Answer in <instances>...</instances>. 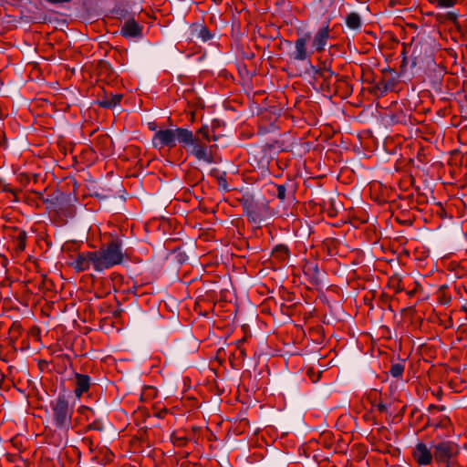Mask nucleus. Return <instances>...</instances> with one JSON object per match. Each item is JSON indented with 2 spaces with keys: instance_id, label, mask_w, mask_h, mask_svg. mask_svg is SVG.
Instances as JSON below:
<instances>
[{
  "instance_id": "a19ab883",
  "label": "nucleus",
  "mask_w": 467,
  "mask_h": 467,
  "mask_svg": "<svg viewBox=\"0 0 467 467\" xmlns=\"http://www.w3.org/2000/svg\"><path fill=\"white\" fill-rule=\"evenodd\" d=\"M313 68H314L315 75L318 76L321 78H324L325 66L320 68H316L313 67Z\"/></svg>"
},
{
  "instance_id": "393cba45",
  "label": "nucleus",
  "mask_w": 467,
  "mask_h": 467,
  "mask_svg": "<svg viewBox=\"0 0 467 467\" xmlns=\"http://www.w3.org/2000/svg\"><path fill=\"white\" fill-rule=\"evenodd\" d=\"M26 239H27L26 232L24 230L19 231L16 237V250L24 251L26 249Z\"/></svg>"
},
{
  "instance_id": "9d476101",
  "label": "nucleus",
  "mask_w": 467,
  "mask_h": 467,
  "mask_svg": "<svg viewBox=\"0 0 467 467\" xmlns=\"http://www.w3.org/2000/svg\"><path fill=\"white\" fill-rule=\"evenodd\" d=\"M353 93V88L346 76H336L333 82V94L341 99H347Z\"/></svg>"
},
{
  "instance_id": "f03ea898",
  "label": "nucleus",
  "mask_w": 467,
  "mask_h": 467,
  "mask_svg": "<svg viewBox=\"0 0 467 467\" xmlns=\"http://www.w3.org/2000/svg\"><path fill=\"white\" fill-rule=\"evenodd\" d=\"M50 408L52 420L57 429L67 431L72 428L74 410L69 405L68 400L65 395H59L55 400H52Z\"/></svg>"
},
{
  "instance_id": "2eb2a0df",
  "label": "nucleus",
  "mask_w": 467,
  "mask_h": 467,
  "mask_svg": "<svg viewBox=\"0 0 467 467\" xmlns=\"http://www.w3.org/2000/svg\"><path fill=\"white\" fill-rule=\"evenodd\" d=\"M75 385L74 393L79 399L90 389V377L87 374L75 373Z\"/></svg>"
},
{
  "instance_id": "0eeeda50",
  "label": "nucleus",
  "mask_w": 467,
  "mask_h": 467,
  "mask_svg": "<svg viewBox=\"0 0 467 467\" xmlns=\"http://www.w3.org/2000/svg\"><path fill=\"white\" fill-rule=\"evenodd\" d=\"M191 140L189 142L182 143V147L191 154H192L197 160L205 161L207 162H212L213 158L210 153L207 151V142L204 141L203 139H201L199 136H193L192 132Z\"/></svg>"
},
{
  "instance_id": "49530a36",
  "label": "nucleus",
  "mask_w": 467,
  "mask_h": 467,
  "mask_svg": "<svg viewBox=\"0 0 467 467\" xmlns=\"http://www.w3.org/2000/svg\"><path fill=\"white\" fill-rule=\"evenodd\" d=\"M402 55H403V58H402V61L400 64V68H401V70H404L406 67V65H407V57H405V49L403 50Z\"/></svg>"
},
{
  "instance_id": "58836bf2",
  "label": "nucleus",
  "mask_w": 467,
  "mask_h": 467,
  "mask_svg": "<svg viewBox=\"0 0 467 467\" xmlns=\"http://www.w3.org/2000/svg\"><path fill=\"white\" fill-rule=\"evenodd\" d=\"M379 301L382 303V305L389 304L391 301V296L385 293H382L379 296Z\"/></svg>"
},
{
  "instance_id": "de8ad7c7",
  "label": "nucleus",
  "mask_w": 467,
  "mask_h": 467,
  "mask_svg": "<svg viewBox=\"0 0 467 467\" xmlns=\"http://www.w3.org/2000/svg\"><path fill=\"white\" fill-rule=\"evenodd\" d=\"M99 140L103 143H106V142L109 141V136H102L99 138Z\"/></svg>"
},
{
  "instance_id": "f8f14e48",
  "label": "nucleus",
  "mask_w": 467,
  "mask_h": 467,
  "mask_svg": "<svg viewBox=\"0 0 467 467\" xmlns=\"http://www.w3.org/2000/svg\"><path fill=\"white\" fill-rule=\"evenodd\" d=\"M122 98L121 94H113L103 88L102 94L98 95L97 103L100 108L112 109L120 103Z\"/></svg>"
},
{
  "instance_id": "8fccbe9b",
  "label": "nucleus",
  "mask_w": 467,
  "mask_h": 467,
  "mask_svg": "<svg viewBox=\"0 0 467 467\" xmlns=\"http://www.w3.org/2000/svg\"><path fill=\"white\" fill-rule=\"evenodd\" d=\"M19 327H20V326H19V325H17V326H16V324H13V326H12V328H11V329L18 330V329H19Z\"/></svg>"
},
{
  "instance_id": "dca6fc26",
  "label": "nucleus",
  "mask_w": 467,
  "mask_h": 467,
  "mask_svg": "<svg viewBox=\"0 0 467 467\" xmlns=\"http://www.w3.org/2000/svg\"><path fill=\"white\" fill-rule=\"evenodd\" d=\"M309 39L310 33H306L296 40V52L294 56L295 59L303 61L307 58L306 43Z\"/></svg>"
},
{
  "instance_id": "423d86ee",
  "label": "nucleus",
  "mask_w": 467,
  "mask_h": 467,
  "mask_svg": "<svg viewBox=\"0 0 467 467\" xmlns=\"http://www.w3.org/2000/svg\"><path fill=\"white\" fill-rule=\"evenodd\" d=\"M44 204L48 212L56 214L68 216L72 213V205L69 203L68 197L62 192L47 197Z\"/></svg>"
},
{
  "instance_id": "ea45409f",
  "label": "nucleus",
  "mask_w": 467,
  "mask_h": 467,
  "mask_svg": "<svg viewBox=\"0 0 467 467\" xmlns=\"http://www.w3.org/2000/svg\"><path fill=\"white\" fill-rule=\"evenodd\" d=\"M82 442L87 445L90 451V452H93L94 451V448H93V441L89 438H84L82 440Z\"/></svg>"
},
{
  "instance_id": "6e6d98bb",
  "label": "nucleus",
  "mask_w": 467,
  "mask_h": 467,
  "mask_svg": "<svg viewBox=\"0 0 467 467\" xmlns=\"http://www.w3.org/2000/svg\"><path fill=\"white\" fill-rule=\"evenodd\" d=\"M462 310L466 313V317H465V318H466V320H467V307L462 306Z\"/></svg>"
},
{
  "instance_id": "603ef678",
  "label": "nucleus",
  "mask_w": 467,
  "mask_h": 467,
  "mask_svg": "<svg viewBox=\"0 0 467 467\" xmlns=\"http://www.w3.org/2000/svg\"><path fill=\"white\" fill-rule=\"evenodd\" d=\"M240 354H241V356H242L243 358H244V357L246 356L244 349H241V350H240Z\"/></svg>"
},
{
  "instance_id": "bb28decb",
  "label": "nucleus",
  "mask_w": 467,
  "mask_h": 467,
  "mask_svg": "<svg viewBox=\"0 0 467 467\" xmlns=\"http://www.w3.org/2000/svg\"><path fill=\"white\" fill-rule=\"evenodd\" d=\"M404 372V366L401 363H395L390 366L389 374L393 378L401 377Z\"/></svg>"
},
{
  "instance_id": "e433bc0d",
  "label": "nucleus",
  "mask_w": 467,
  "mask_h": 467,
  "mask_svg": "<svg viewBox=\"0 0 467 467\" xmlns=\"http://www.w3.org/2000/svg\"><path fill=\"white\" fill-rule=\"evenodd\" d=\"M333 82L334 80H332V82H327L323 80L321 88L327 91L328 93H333Z\"/></svg>"
},
{
  "instance_id": "c9c22d12",
  "label": "nucleus",
  "mask_w": 467,
  "mask_h": 467,
  "mask_svg": "<svg viewBox=\"0 0 467 467\" xmlns=\"http://www.w3.org/2000/svg\"><path fill=\"white\" fill-rule=\"evenodd\" d=\"M437 5L440 7H452L456 5L457 0H436Z\"/></svg>"
},
{
  "instance_id": "7ed1b4c3",
  "label": "nucleus",
  "mask_w": 467,
  "mask_h": 467,
  "mask_svg": "<svg viewBox=\"0 0 467 467\" xmlns=\"http://www.w3.org/2000/svg\"><path fill=\"white\" fill-rule=\"evenodd\" d=\"M191 136L192 130L184 128L160 130L154 134L152 143L155 148L172 149L176 147V140L182 145V143L190 141Z\"/></svg>"
},
{
  "instance_id": "4be33fe9",
  "label": "nucleus",
  "mask_w": 467,
  "mask_h": 467,
  "mask_svg": "<svg viewBox=\"0 0 467 467\" xmlns=\"http://www.w3.org/2000/svg\"><path fill=\"white\" fill-rule=\"evenodd\" d=\"M188 184L195 185L198 182L203 179V174L197 168L189 170L185 175Z\"/></svg>"
},
{
  "instance_id": "4d7b16f0",
  "label": "nucleus",
  "mask_w": 467,
  "mask_h": 467,
  "mask_svg": "<svg viewBox=\"0 0 467 467\" xmlns=\"http://www.w3.org/2000/svg\"><path fill=\"white\" fill-rule=\"evenodd\" d=\"M45 464H47V465H53L54 463H53L52 462H50V461H48V460H47V461L45 462Z\"/></svg>"
},
{
  "instance_id": "c03bdc74",
  "label": "nucleus",
  "mask_w": 467,
  "mask_h": 467,
  "mask_svg": "<svg viewBox=\"0 0 467 467\" xmlns=\"http://www.w3.org/2000/svg\"><path fill=\"white\" fill-rule=\"evenodd\" d=\"M175 442H177L178 446L182 447V446H185L187 444L188 439L185 438V437L178 438Z\"/></svg>"
},
{
  "instance_id": "4468645a",
  "label": "nucleus",
  "mask_w": 467,
  "mask_h": 467,
  "mask_svg": "<svg viewBox=\"0 0 467 467\" xmlns=\"http://www.w3.org/2000/svg\"><path fill=\"white\" fill-rule=\"evenodd\" d=\"M303 273L308 277V281L313 285L321 283L320 270L316 261L306 262L303 265Z\"/></svg>"
},
{
  "instance_id": "bf43d9fd",
  "label": "nucleus",
  "mask_w": 467,
  "mask_h": 467,
  "mask_svg": "<svg viewBox=\"0 0 467 467\" xmlns=\"http://www.w3.org/2000/svg\"><path fill=\"white\" fill-rule=\"evenodd\" d=\"M147 389L151 390V391H154V389H153V388H151V387H147Z\"/></svg>"
},
{
  "instance_id": "7c9ffc66",
  "label": "nucleus",
  "mask_w": 467,
  "mask_h": 467,
  "mask_svg": "<svg viewBox=\"0 0 467 467\" xmlns=\"http://www.w3.org/2000/svg\"><path fill=\"white\" fill-rule=\"evenodd\" d=\"M19 191L13 189L9 184L4 182L2 179H0V192H11L15 196V200L17 201V193Z\"/></svg>"
},
{
  "instance_id": "c756f323",
  "label": "nucleus",
  "mask_w": 467,
  "mask_h": 467,
  "mask_svg": "<svg viewBox=\"0 0 467 467\" xmlns=\"http://www.w3.org/2000/svg\"><path fill=\"white\" fill-rule=\"evenodd\" d=\"M87 431H101L104 429V424L101 420L94 419L91 423L86 427Z\"/></svg>"
},
{
  "instance_id": "20e7f679",
  "label": "nucleus",
  "mask_w": 467,
  "mask_h": 467,
  "mask_svg": "<svg viewBox=\"0 0 467 467\" xmlns=\"http://www.w3.org/2000/svg\"><path fill=\"white\" fill-rule=\"evenodd\" d=\"M239 202L244 210V214L247 216L250 223L259 224L270 215L268 202L257 201L253 195H244Z\"/></svg>"
},
{
  "instance_id": "1a4fd4ad",
  "label": "nucleus",
  "mask_w": 467,
  "mask_h": 467,
  "mask_svg": "<svg viewBox=\"0 0 467 467\" xmlns=\"http://www.w3.org/2000/svg\"><path fill=\"white\" fill-rule=\"evenodd\" d=\"M378 81L382 86V88L387 92L395 91L399 84V75L392 68H384L382 69L381 76Z\"/></svg>"
},
{
  "instance_id": "5701e85b",
  "label": "nucleus",
  "mask_w": 467,
  "mask_h": 467,
  "mask_svg": "<svg viewBox=\"0 0 467 467\" xmlns=\"http://www.w3.org/2000/svg\"><path fill=\"white\" fill-rule=\"evenodd\" d=\"M212 175L214 176L217 180L218 186L220 189H223L224 192H229L230 188L226 180V172L220 173L218 171L213 170L212 171Z\"/></svg>"
},
{
  "instance_id": "a878e982",
  "label": "nucleus",
  "mask_w": 467,
  "mask_h": 467,
  "mask_svg": "<svg viewBox=\"0 0 467 467\" xmlns=\"http://www.w3.org/2000/svg\"><path fill=\"white\" fill-rule=\"evenodd\" d=\"M369 93L374 97L379 98L388 93L386 90L382 88V86L379 81L375 82V84L368 89Z\"/></svg>"
},
{
  "instance_id": "ddd939ff",
  "label": "nucleus",
  "mask_w": 467,
  "mask_h": 467,
  "mask_svg": "<svg viewBox=\"0 0 467 467\" xmlns=\"http://www.w3.org/2000/svg\"><path fill=\"white\" fill-rule=\"evenodd\" d=\"M329 21L327 24L318 29L317 34L314 36L312 47L317 53H321L325 50V47L329 38Z\"/></svg>"
},
{
  "instance_id": "052dcab7",
  "label": "nucleus",
  "mask_w": 467,
  "mask_h": 467,
  "mask_svg": "<svg viewBox=\"0 0 467 467\" xmlns=\"http://www.w3.org/2000/svg\"><path fill=\"white\" fill-rule=\"evenodd\" d=\"M413 294H414V292L411 291V292L409 293V296H412Z\"/></svg>"
},
{
  "instance_id": "a211bd4d",
  "label": "nucleus",
  "mask_w": 467,
  "mask_h": 467,
  "mask_svg": "<svg viewBox=\"0 0 467 467\" xmlns=\"http://www.w3.org/2000/svg\"><path fill=\"white\" fill-rule=\"evenodd\" d=\"M290 254L288 247L285 244L276 245L272 251V256L279 262H285Z\"/></svg>"
},
{
  "instance_id": "aec40b11",
  "label": "nucleus",
  "mask_w": 467,
  "mask_h": 467,
  "mask_svg": "<svg viewBox=\"0 0 467 467\" xmlns=\"http://www.w3.org/2000/svg\"><path fill=\"white\" fill-rule=\"evenodd\" d=\"M451 424V420L443 416L439 420H436L435 419H431L430 416H427V422L425 427H433L435 430L438 428H447Z\"/></svg>"
},
{
  "instance_id": "6ab92c4d",
  "label": "nucleus",
  "mask_w": 467,
  "mask_h": 467,
  "mask_svg": "<svg viewBox=\"0 0 467 467\" xmlns=\"http://www.w3.org/2000/svg\"><path fill=\"white\" fill-rule=\"evenodd\" d=\"M149 440V430L146 427L140 428L137 431V434L132 438L131 443L135 445L137 442H140L146 444L147 447H150Z\"/></svg>"
},
{
  "instance_id": "5fc2aeb1",
  "label": "nucleus",
  "mask_w": 467,
  "mask_h": 467,
  "mask_svg": "<svg viewBox=\"0 0 467 467\" xmlns=\"http://www.w3.org/2000/svg\"><path fill=\"white\" fill-rule=\"evenodd\" d=\"M327 242L332 244L336 243V240L335 239H328Z\"/></svg>"
},
{
  "instance_id": "f257e3e1",
  "label": "nucleus",
  "mask_w": 467,
  "mask_h": 467,
  "mask_svg": "<svg viewBox=\"0 0 467 467\" xmlns=\"http://www.w3.org/2000/svg\"><path fill=\"white\" fill-rule=\"evenodd\" d=\"M122 240L110 236L109 241L102 244L99 250L81 252L76 256L72 266L80 273L93 267L96 272H102L123 262Z\"/></svg>"
},
{
  "instance_id": "cd10ccee",
  "label": "nucleus",
  "mask_w": 467,
  "mask_h": 467,
  "mask_svg": "<svg viewBox=\"0 0 467 467\" xmlns=\"http://www.w3.org/2000/svg\"><path fill=\"white\" fill-rule=\"evenodd\" d=\"M78 413L86 418L87 420H90L94 419L95 411L93 409L88 406H80L78 410Z\"/></svg>"
},
{
  "instance_id": "09e8293b",
  "label": "nucleus",
  "mask_w": 467,
  "mask_h": 467,
  "mask_svg": "<svg viewBox=\"0 0 467 467\" xmlns=\"http://www.w3.org/2000/svg\"><path fill=\"white\" fill-rule=\"evenodd\" d=\"M441 396H442V390L440 389L437 393H436V397L441 400Z\"/></svg>"
},
{
  "instance_id": "412c9836",
  "label": "nucleus",
  "mask_w": 467,
  "mask_h": 467,
  "mask_svg": "<svg viewBox=\"0 0 467 467\" xmlns=\"http://www.w3.org/2000/svg\"><path fill=\"white\" fill-rule=\"evenodd\" d=\"M346 25L348 28L356 30L361 26V17L356 13H349L346 17Z\"/></svg>"
},
{
  "instance_id": "f704fd0d",
  "label": "nucleus",
  "mask_w": 467,
  "mask_h": 467,
  "mask_svg": "<svg viewBox=\"0 0 467 467\" xmlns=\"http://www.w3.org/2000/svg\"><path fill=\"white\" fill-rule=\"evenodd\" d=\"M428 202V197L424 193H418L416 196V204L419 210H422L421 206Z\"/></svg>"
},
{
  "instance_id": "e2e57ef3",
  "label": "nucleus",
  "mask_w": 467,
  "mask_h": 467,
  "mask_svg": "<svg viewBox=\"0 0 467 467\" xmlns=\"http://www.w3.org/2000/svg\"><path fill=\"white\" fill-rule=\"evenodd\" d=\"M96 459H98V456L92 457V460H96Z\"/></svg>"
},
{
  "instance_id": "37998d69",
  "label": "nucleus",
  "mask_w": 467,
  "mask_h": 467,
  "mask_svg": "<svg viewBox=\"0 0 467 467\" xmlns=\"http://www.w3.org/2000/svg\"><path fill=\"white\" fill-rule=\"evenodd\" d=\"M99 67H100L101 71H103V70L108 71L110 68V66L106 61H100L99 62Z\"/></svg>"
},
{
  "instance_id": "2f4dec72",
  "label": "nucleus",
  "mask_w": 467,
  "mask_h": 467,
  "mask_svg": "<svg viewBox=\"0 0 467 467\" xmlns=\"http://www.w3.org/2000/svg\"><path fill=\"white\" fill-rule=\"evenodd\" d=\"M306 374L309 377L310 380L313 383H316L319 380L322 372L320 370H316L314 368H308L306 370Z\"/></svg>"
},
{
  "instance_id": "f3484780",
  "label": "nucleus",
  "mask_w": 467,
  "mask_h": 467,
  "mask_svg": "<svg viewBox=\"0 0 467 467\" xmlns=\"http://www.w3.org/2000/svg\"><path fill=\"white\" fill-rule=\"evenodd\" d=\"M17 180L23 186H27L31 183L37 184L40 180L43 181L39 173H26L20 172L17 174Z\"/></svg>"
},
{
  "instance_id": "3c124183",
  "label": "nucleus",
  "mask_w": 467,
  "mask_h": 467,
  "mask_svg": "<svg viewBox=\"0 0 467 467\" xmlns=\"http://www.w3.org/2000/svg\"><path fill=\"white\" fill-rule=\"evenodd\" d=\"M107 455H109V456H107V460H109H109H110V457H112V456H113V453L109 452V451H107Z\"/></svg>"
},
{
  "instance_id": "13d9d810",
  "label": "nucleus",
  "mask_w": 467,
  "mask_h": 467,
  "mask_svg": "<svg viewBox=\"0 0 467 467\" xmlns=\"http://www.w3.org/2000/svg\"><path fill=\"white\" fill-rule=\"evenodd\" d=\"M387 305H388V308H389L390 311H393V309H392V307H391V304H390V302H389V304H387Z\"/></svg>"
},
{
  "instance_id": "473e14b6",
  "label": "nucleus",
  "mask_w": 467,
  "mask_h": 467,
  "mask_svg": "<svg viewBox=\"0 0 467 467\" xmlns=\"http://www.w3.org/2000/svg\"><path fill=\"white\" fill-rule=\"evenodd\" d=\"M337 75V74H336L334 71H332L330 67L325 66V73H324V78H323L324 81L332 82V80L336 79Z\"/></svg>"
},
{
  "instance_id": "79ce46f5",
  "label": "nucleus",
  "mask_w": 467,
  "mask_h": 467,
  "mask_svg": "<svg viewBox=\"0 0 467 467\" xmlns=\"http://www.w3.org/2000/svg\"><path fill=\"white\" fill-rule=\"evenodd\" d=\"M445 409L444 406H436V405H430L429 408H428V411L431 413L432 412L433 410H439V411H441Z\"/></svg>"
},
{
  "instance_id": "a18cd8bd",
  "label": "nucleus",
  "mask_w": 467,
  "mask_h": 467,
  "mask_svg": "<svg viewBox=\"0 0 467 467\" xmlns=\"http://www.w3.org/2000/svg\"><path fill=\"white\" fill-rule=\"evenodd\" d=\"M33 193L36 194V198L44 203V200L46 199L41 192L33 191Z\"/></svg>"
},
{
  "instance_id": "b1692460",
  "label": "nucleus",
  "mask_w": 467,
  "mask_h": 467,
  "mask_svg": "<svg viewBox=\"0 0 467 467\" xmlns=\"http://www.w3.org/2000/svg\"><path fill=\"white\" fill-rule=\"evenodd\" d=\"M194 27L195 31L197 32V36L201 38L203 42L209 41L213 38V34L206 26L194 25Z\"/></svg>"
},
{
  "instance_id": "4c0bfd02",
  "label": "nucleus",
  "mask_w": 467,
  "mask_h": 467,
  "mask_svg": "<svg viewBox=\"0 0 467 467\" xmlns=\"http://www.w3.org/2000/svg\"><path fill=\"white\" fill-rule=\"evenodd\" d=\"M372 406H373V407H375V408H377V410H378L379 412H381V413L386 412V411H387V410H388V409H387V406H386L384 403H382V402H379V403H374V402H373V403H372Z\"/></svg>"
},
{
  "instance_id": "39448f33",
  "label": "nucleus",
  "mask_w": 467,
  "mask_h": 467,
  "mask_svg": "<svg viewBox=\"0 0 467 467\" xmlns=\"http://www.w3.org/2000/svg\"><path fill=\"white\" fill-rule=\"evenodd\" d=\"M434 449V466L443 467L453 458H458L460 447L457 443L451 441H441L433 443Z\"/></svg>"
},
{
  "instance_id": "6e6552de",
  "label": "nucleus",
  "mask_w": 467,
  "mask_h": 467,
  "mask_svg": "<svg viewBox=\"0 0 467 467\" xmlns=\"http://www.w3.org/2000/svg\"><path fill=\"white\" fill-rule=\"evenodd\" d=\"M412 457L419 465L434 464L433 444L429 448L423 442L417 443L412 451Z\"/></svg>"
},
{
  "instance_id": "864d4df0",
  "label": "nucleus",
  "mask_w": 467,
  "mask_h": 467,
  "mask_svg": "<svg viewBox=\"0 0 467 467\" xmlns=\"http://www.w3.org/2000/svg\"><path fill=\"white\" fill-rule=\"evenodd\" d=\"M149 125H150V130H155V124L154 123H152V124L150 123Z\"/></svg>"
},
{
  "instance_id": "c85d7f7f",
  "label": "nucleus",
  "mask_w": 467,
  "mask_h": 467,
  "mask_svg": "<svg viewBox=\"0 0 467 467\" xmlns=\"http://www.w3.org/2000/svg\"><path fill=\"white\" fill-rule=\"evenodd\" d=\"M193 136H199V137H201V139H203L204 141L210 142L211 139H210L209 127L202 126V128L197 130V131L195 132V134H193Z\"/></svg>"
},
{
  "instance_id": "680f3d73",
  "label": "nucleus",
  "mask_w": 467,
  "mask_h": 467,
  "mask_svg": "<svg viewBox=\"0 0 467 467\" xmlns=\"http://www.w3.org/2000/svg\"><path fill=\"white\" fill-rule=\"evenodd\" d=\"M365 419L369 420V416L368 415H365Z\"/></svg>"
},
{
  "instance_id": "9b49d317",
  "label": "nucleus",
  "mask_w": 467,
  "mask_h": 467,
  "mask_svg": "<svg viewBox=\"0 0 467 467\" xmlns=\"http://www.w3.org/2000/svg\"><path fill=\"white\" fill-rule=\"evenodd\" d=\"M143 26L133 17L124 22L120 28V34L126 38H139L142 36Z\"/></svg>"
},
{
  "instance_id": "72a5a7b5",
  "label": "nucleus",
  "mask_w": 467,
  "mask_h": 467,
  "mask_svg": "<svg viewBox=\"0 0 467 467\" xmlns=\"http://www.w3.org/2000/svg\"><path fill=\"white\" fill-rule=\"evenodd\" d=\"M275 187L276 188V196L280 201H285V193H286V187L283 184H275Z\"/></svg>"
}]
</instances>
